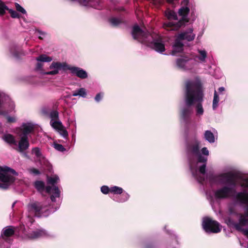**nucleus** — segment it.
Segmentation results:
<instances>
[{
	"instance_id": "obj_1",
	"label": "nucleus",
	"mask_w": 248,
	"mask_h": 248,
	"mask_svg": "<svg viewBox=\"0 0 248 248\" xmlns=\"http://www.w3.org/2000/svg\"><path fill=\"white\" fill-rule=\"evenodd\" d=\"M204 94L200 81L198 79L187 80L186 82L184 101L186 105L181 112L182 123L186 124L190 122L193 113L192 106L195 108L196 115L201 117L203 114L202 106Z\"/></svg>"
},
{
	"instance_id": "obj_2",
	"label": "nucleus",
	"mask_w": 248,
	"mask_h": 248,
	"mask_svg": "<svg viewBox=\"0 0 248 248\" xmlns=\"http://www.w3.org/2000/svg\"><path fill=\"white\" fill-rule=\"evenodd\" d=\"M199 145V142L195 140L188 143L186 150L192 174L199 183H202L205 179L207 158L201 155Z\"/></svg>"
},
{
	"instance_id": "obj_3",
	"label": "nucleus",
	"mask_w": 248,
	"mask_h": 248,
	"mask_svg": "<svg viewBox=\"0 0 248 248\" xmlns=\"http://www.w3.org/2000/svg\"><path fill=\"white\" fill-rule=\"evenodd\" d=\"M133 38L139 42L148 46L157 52L162 53L165 50L162 37L155 33L144 32L138 25H135L132 29Z\"/></svg>"
},
{
	"instance_id": "obj_4",
	"label": "nucleus",
	"mask_w": 248,
	"mask_h": 248,
	"mask_svg": "<svg viewBox=\"0 0 248 248\" xmlns=\"http://www.w3.org/2000/svg\"><path fill=\"white\" fill-rule=\"evenodd\" d=\"M189 12V8L186 6H182L178 11L181 19L177 21V15L173 11L167 10L165 12L166 16L170 20L164 23V27L170 31L177 30L181 27L185 22L188 21L187 16Z\"/></svg>"
},
{
	"instance_id": "obj_5",
	"label": "nucleus",
	"mask_w": 248,
	"mask_h": 248,
	"mask_svg": "<svg viewBox=\"0 0 248 248\" xmlns=\"http://www.w3.org/2000/svg\"><path fill=\"white\" fill-rule=\"evenodd\" d=\"M28 212V217L31 223L33 221L32 217H47L49 214L55 211H50L47 206L46 202H39L32 201L27 205Z\"/></svg>"
},
{
	"instance_id": "obj_6",
	"label": "nucleus",
	"mask_w": 248,
	"mask_h": 248,
	"mask_svg": "<svg viewBox=\"0 0 248 248\" xmlns=\"http://www.w3.org/2000/svg\"><path fill=\"white\" fill-rule=\"evenodd\" d=\"M193 29L189 28L187 30L179 34L172 45L171 54L175 55L176 53L180 52L183 50V40L191 41L195 37V34L193 32Z\"/></svg>"
},
{
	"instance_id": "obj_7",
	"label": "nucleus",
	"mask_w": 248,
	"mask_h": 248,
	"mask_svg": "<svg viewBox=\"0 0 248 248\" xmlns=\"http://www.w3.org/2000/svg\"><path fill=\"white\" fill-rule=\"evenodd\" d=\"M17 173L13 169L7 167H0V189H6L15 180Z\"/></svg>"
},
{
	"instance_id": "obj_8",
	"label": "nucleus",
	"mask_w": 248,
	"mask_h": 248,
	"mask_svg": "<svg viewBox=\"0 0 248 248\" xmlns=\"http://www.w3.org/2000/svg\"><path fill=\"white\" fill-rule=\"evenodd\" d=\"M50 117L51 118L50 123L51 126L55 129L64 138H66L68 136V132L62 122L58 120V112L56 110L51 111Z\"/></svg>"
},
{
	"instance_id": "obj_9",
	"label": "nucleus",
	"mask_w": 248,
	"mask_h": 248,
	"mask_svg": "<svg viewBox=\"0 0 248 248\" xmlns=\"http://www.w3.org/2000/svg\"><path fill=\"white\" fill-rule=\"evenodd\" d=\"M202 226L203 230L207 233H218L222 228L221 225L218 222L209 217L203 219Z\"/></svg>"
},
{
	"instance_id": "obj_10",
	"label": "nucleus",
	"mask_w": 248,
	"mask_h": 248,
	"mask_svg": "<svg viewBox=\"0 0 248 248\" xmlns=\"http://www.w3.org/2000/svg\"><path fill=\"white\" fill-rule=\"evenodd\" d=\"M59 181V178L57 175H53L47 178V182L49 184H51L52 186H47L46 188V191L51 194V200L52 202H55L56 198L60 197V191L58 187L54 186V184L57 183Z\"/></svg>"
},
{
	"instance_id": "obj_11",
	"label": "nucleus",
	"mask_w": 248,
	"mask_h": 248,
	"mask_svg": "<svg viewBox=\"0 0 248 248\" xmlns=\"http://www.w3.org/2000/svg\"><path fill=\"white\" fill-rule=\"evenodd\" d=\"M216 179L220 184H227L234 187L236 184L237 175L233 172H228L217 175Z\"/></svg>"
},
{
	"instance_id": "obj_12",
	"label": "nucleus",
	"mask_w": 248,
	"mask_h": 248,
	"mask_svg": "<svg viewBox=\"0 0 248 248\" xmlns=\"http://www.w3.org/2000/svg\"><path fill=\"white\" fill-rule=\"evenodd\" d=\"M195 62L191 59H188L186 57H184L177 59L176 61L177 66L182 70H189L194 66Z\"/></svg>"
},
{
	"instance_id": "obj_13",
	"label": "nucleus",
	"mask_w": 248,
	"mask_h": 248,
	"mask_svg": "<svg viewBox=\"0 0 248 248\" xmlns=\"http://www.w3.org/2000/svg\"><path fill=\"white\" fill-rule=\"evenodd\" d=\"M233 192L232 188L224 186L214 191V197L216 200L225 199L231 196Z\"/></svg>"
},
{
	"instance_id": "obj_14",
	"label": "nucleus",
	"mask_w": 248,
	"mask_h": 248,
	"mask_svg": "<svg viewBox=\"0 0 248 248\" xmlns=\"http://www.w3.org/2000/svg\"><path fill=\"white\" fill-rule=\"evenodd\" d=\"M8 106L9 110L12 111L15 108V104L11 98L4 93L0 91V109ZM4 113L0 111V114H3Z\"/></svg>"
},
{
	"instance_id": "obj_15",
	"label": "nucleus",
	"mask_w": 248,
	"mask_h": 248,
	"mask_svg": "<svg viewBox=\"0 0 248 248\" xmlns=\"http://www.w3.org/2000/svg\"><path fill=\"white\" fill-rule=\"evenodd\" d=\"M68 66L69 65H67L65 62H53L49 66V69L51 71L45 72L44 74L45 75H55L58 74L59 71L61 69L63 70H67Z\"/></svg>"
},
{
	"instance_id": "obj_16",
	"label": "nucleus",
	"mask_w": 248,
	"mask_h": 248,
	"mask_svg": "<svg viewBox=\"0 0 248 248\" xmlns=\"http://www.w3.org/2000/svg\"><path fill=\"white\" fill-rule=\"evenodd\" d=\"M35 125L31 123H24L19 128L18 134L19 136L27 137L28 135L33 133Z\"/></svg>"
},
{
	"instance_id": "obj_17",
	"label": "nucleus",
	"mask_w": 248,
	"mask_h": 248,
	"mask_svg": "<svg viewBox=\"0 0 248 248\" xmlns=\"http://www.w3.org/2000/svg\"><path fill=\"white\" fill-rule=\"evenodd\" d=\"M52 58L45 54H42L36 58L37 63L35 66L36 71H42L44 66V62H50L52 61Z\"/></svg>"
},
{
	"instance_id": "obj_18",
	"label": "nucleus",
	"mask_w": 248,
	"mask_h": 248,
	"mask_svg": "<svg viewBox=\"0 0 248 248\" xmlns=\"http://www.w3.org/2000/svg\"><path fill=\"white\" fill-rule=\"evenodd\" d=\"M67 70H69L72 74L81 79H85L88 77L86 71L79 67L69 65L67 67Z\"/></svg>"
},
{
	"instance_id": "obj_19",
	"label": "nucleus",
	"mask_w": 248,
	"mask_h": 248,
	"mask_svg": "<svg viewBox=\"0 0 248 248\" xmlns=\"http://www.w3.org/2000/svg\"><path fill=\"white\" fill-rule=\"evenodd\" d=\"M6 11H8L11 16L12 18H19L20 17V15L16 11L9 9L8 7L5 5V3L0 0V15H3Z\"/></svg>"
},
{
	"instance_id": "obj_20",
	"label": "nucleus",
	"mask_w": 248,
	"mask_h": 248,
	"mask_svg": "<svg viewBox=\"0 0 248 248\" xmlns=\"http://www.w3.org/2000/svg\"><path fill=\"white\" fill-rule=\"evenodd\" d=\"M20 139L18 143L17 150L20 152H22L29 147V141L27 137L20 136Z\"/></svg>"
},
{
	"instance_id": "obj_21",
	"label": "nucleus",
	"mask_w": 248,
	"mask_h": 248,
	"mask_svg": "<svg viewBox=\"0 0 248 248\" xmlns=\"http://www.w3.org/2000/svg\"><path fill=\"white\" fill-rule=\"evenodd\" d=\"M47 235L46 232L44 230H37L29 234L28 237L31 239L38 238Z\"/></svg>"
},
{
	"instance_id": "obj_22",
	"label": "nucleus",
	"mask_w": 248,
	"mask_h": 248,
	"mask_svg": "<svg viewBox=\"0 0 248 248\" xmlns=\"http://www.w3.org/2000/svg\"><path fill=\"white\" fill-rule=\"evenodd\" d=\"M2 139L11 145H15L16 146H17V142L15 137L11 134H5L3 136Z\"/></svg>"
},
{
	"instance_id": "obj_23",
	"label": "nucleus",
	"mask_w": 248,
	"mask_h": 248,
	"mask_svg": "<svg viewBox=\"0 0 248 248\" xmlns=\"http://www.w3.org/2000/svg\"><path fill=\"white\" fill-rule=\"evenodd\" d=\"M198 55L196 58L201 62H205L207 58V53L204 49H198Z\"/></svg>"
},
{
	"instance_id": "obj_24",
	"label": "nucleus",
	"mask_w": 248,
	"mask_h": 248,
	"mask_svg": "<svg viewBox=\"0 0 248 248\" xmlns=\"http://www.w3.org/2000/svg\"><path fill=\"white\" fill-rule=\"evenodd\" d=\"M15 228L12 226H7L3 229L1 234L2 237L3 236L6 237L11 236L14 234L15 232Z\"/></svg>"
},
{
	"instance_id": "obj_25",
	"label": "nucleus",
	"mask_w": 248,
	"mask_h": 248,
	"mask_svg": "<svg viewBox=\"0 0 248 248\" xmlns=\"http://www.w3.org/2000/svg\"><path fill=\"white\" fill-rule=\"evenodd\" d=\"M31 154L34 155L36 159L41 160L44 158L43 155L41 153V150L38 147H34L31 150Z\"/></svg>"
},
{
	"instance_id": "obj_26",
	"label": "nucleus",
	"mask_w": 248,
	"mask_h": 248,
	"mask_svg": "<svg viewBox=\"0 0 248 248\" xmlns=\"http://www.w3.org/2000/svg\"><path fill=\"white\" fill-rule=\"evenodd\" d=\"M204 138L210 143H214L215 141V136L213 133L210 130L205 131Z\"/></svg>"
},
{
	"instance_id": "obj_27",
	"label": "nucleus",
	"mask_w": 248,
	"mask_h": 248,
	"mask_svg": "<svg viewBox=\"0 0 248 248\" xmlns=\"http://www.w3.org/2000/svg\"><path fill=\"white\" fill-rule=\"evenodd\" d=\"M86 95V90L85 88H81L77 91H73L72 94V96H79L83 98L85 97Z\"/></svg>"
},
{
	"instance_id": "obj_28",
	"label": "nucleus",
	"mask_w": 248,
	"mask_h": 248,
	"mask_svg": "<svg viewBox=\"0 0 248 248\" xmlns=\"http://www.w3.org/2000/svg\"><path fill=\"white\" fill-rule=\"evenodd\" d=\"M219 101V94L215 90L214 94V98L213 100V109L214 110L216 109L217 107H218V104Z\"/></svg>"
},
{
	"instance_id": "obj_29",
	"label": "nucleus",
	"mask_w": 248,
	"mask_h": 248,
	"mask_svg": "<svg viewBox=\"0 0 248 248\" xmlns=\"http://www.w3.org/2000/svg\"><path fill=\"white\" fill-rule=\"evenodd\" d=\"M123 192V189L122 187L117 186L110 187V193L113 194H121Z\"/></svg>"
},
{
	"instance_id": "obj_30",
	"label": "nucleus",
	"mask_w": 248,
	"mask_h": 248,
	"mask_svg": "<svg viewBox=\"0 0 248 248\" xmlns=\"http://www.w3.org/2000/svg\"><path fill=\"white\" fill-rule=\"evenodd\" d=\"M35 188L40 192L43 191L45 189V184L41 181H37L34 183Z\"/></svg>"
},
{
	"instance_id": "obj_31",
	"label": "nucleus",
	"mask_w": 248,
	"mask_h": 248,
	"mask_svg": "<svg viewBox=\"0 0 248 248\" xmlns=\"http://www.w3.org/2000/svg\"><path fill=\"white\" fill-rule=\"evenodd\" d=\"M110 23L114 26L120 24L122 22V20L120 18L112 17L109 20Z\"/></svg>"
},
{
	"instance_id": "obj_32",
	"label": "nucleus",
	"mask_w": 248,
	"mask_h": 248,
	"mask_svg": "<svg viewBox=\"0 0 248 248\" xmlns=\"http://www.w3.org/2000/svg\"><path fill=\"white\" fill-rule=\"evenodd\" d=\"M10 52L12 56L15 58H18L19 57V54L20 53L18 48L16 47H14L13 48H11L10 50Z\"/></svg>"
},
{
	"instance_id": "obj_33",
	"label": "nucleus",
	"mask_w": 248,
	"mask_h": 248,
	"mask_svg": "<svg viewBox=\"0 0 248 248\" xmlns=\"http://www.w3.org/2000/svg\"><path fill=\"white\" fill-rule=\"evenodd\" d=\"M129 198V195L127 193H124L121 196V198L116 200L118 202H123L126 201Z\"/></svg>"
},
{
	"instance_id": "obj_34",
	"label": "nucleus",
	"mask_w": 248,
	"mask_h": 248,
	"mask_svg": "<svg viewBox=\"0 0 248 248\" xmlns=\"http://www.w3.org/2000/svg\"><path fill=\"white\" fill-rule=\"evenodd\" d=\"M15 7L17 12L19 13H21L23 14H26V11L21 6H20L18 3H15Z\"/></svg>"
},
{
	"instance_id": "obj_35",
	"label": "nucleus",
	"mask_w": 248,
	"mask_h": 248,
	"mask_svg": "<svg viewBox=\"0 0 248 248\" xmlns=\"http://www.w3.org/2000/svg\"><path fill=\"white\" fill-rule=\"evenodd\" d=\"M54 147L55 149L60 152H63L65 150V149L63 147V146L60 144L55 143L54 144Z\"/></svg>"
},
{
	"instance_id": "obj_36",
	"label": "nucleus",
	"mask_w": 248,
	"mask_h": 248,
	"mask_svg": "<svg viewBox=\"0 0 248 248\" xmlns=\"http://www.w3.org/2000/svg\"><path fill=\"white\" fill-rule=\"evenodd\" d=\"M101 192L104 194H107L108 192H110V187L109 188L108 186H103L101 187Z\"/></svg>"
},
{
	"instance_id": "obj_37",
	"label": "nucleus",
	"mask_w": 248,
	"mask_h": 248,
	"mask_svg": "<svg viewBox=\"0 0 248 248\" xmlns=\"http://www.w3.org/2000/svg\"><path fill=\"white\" fill-rule=\"evenodd\" d=\"M241 186L242 187L248 188V177L246 178H243L242 179Z\"/></svg>"
},
{
	"instance_id": "obj_38",
	"label": "nucleus",
	"mask_w": 248,
	"mask_h": 248,
	"mask_svg": "<svg viewBox=\"0 0 248 248\" xmlns=\"http://www.w3.org/2000/svg\"><path fill=\"white\" fill-rule=\"evenodd\" d=\"M28 170L30 173L32 174L35 175L39 174V170L34 168L29 169Z\"/></svg>"
},
{
	"instance_id": "obj_39",
	"label": "nucleus",
	"mask_w": 248,
	"mask_h": 248,
	"mask_svg": "<svg viewBox=\"0 0 248 248\" xmlns=\"http://www.w3.org/2000/svg\"><path fill=\"white\" fill-rule=\"evenodd\" d=\"M103 96V93H99L96 94V95L95 97V100L98 102H99L101 99L102 98Z\"/></svg>"
},
{
	"instance_id": "obj_40",
	"label": "nucleus",
	"mask_w": 248,
	"mask_h": 248,
	"mask_svg": "<svg viewBox=\"0 0 248 248\" xmlns=\"http://www.w3.org/2000/svg\"><path fill=\"white\" fill-rule=\"evenodd\" d=\"M7 119L9 123H15L16 121V117L15 116H7Z\"/></svg>"
},
{
	"instance_id": "obj_41",
	"label": "nucleus",
	"mask_w": 248,
	"mask_h": 248,
	"mask_svg": "<svg viewBox=\"0 0 248 248\" xmlns=\"http://www.w3.org/2000/svg\"><path fill=\"white\" fill-rule=\"evenodd\" d=\"M201 152L203 155L208 156L209 155V151L206 147H203L202 149Z\"/></svg>"
},
{
	"instance_id": "obj_42",
	"label": "nucleus",
	"mask_w": 248,
	"mask_h": 248,
	"mask_svg": "<svg viewBox=\"0 0 248 248\" xmlns=\"http://www.w3.org/2000/svg\"><path fill=\"white\" fill-rule=\"evenodd\" d=\"M224 91H225V88L223 87H221L219 88V89H218V93H217L219 95H222L224 93Z\"/></svg>"
},
{
	"instance_id": "obj_43",
	"label": "nucleus",
	"mask_w": 248,
	"mask_h": 248,
	"mask_svg": "<svg viewBox=\"0 0 248 248\" xmlns=\"http://www.w3.org/2000/svg\"><path fill=\"white\" fill-rule=\"evenodd\" d=\"M35 32L36 33H37L38 35H39V38L41 39H42V36L44 35L45 34V33L43 32L42 31H40L39 30H36L35 31Z\"/></svg>"
},
{
	"instance_id": "obj_44",
	"label": "nucleus",
	"mask_w": 248,
	"mask_h": 248,
	"mask_svg": "<svg viewBox=\"0 0 248 248\" xmlns=\"http://www.w3.org/2000/svg\"><path fill=\"white\" fill-rule=\"evenodd\" d=\"M188 2V0H184L182 2V4H184V5H187V4Z\"/></svg>"
},
{
	"instance_id": "obj_45",
	"label": "nucleus",
	"mask_w": 248,
	"mask_h": 248,
	"mask_svg": "<svg viewBox=\"0 0 248 248\" xmlns=\"http://www.w3.org/2000/svg\"><path fill=\"white\" fill-rule=\"evenodd\" d=\"M174 0H167V2L170 3H173Z\"/></svg>"
},
{
	"instance_id": "obj_46",
	"label": "nucleus",
	"mask_w": 248,
	"mask_h": 248,
	"mask_svg": "<svg viewBox=\"0 0 248 248\" xmlns=\"http://www.w3.org/2000/svg\"><path fill=\"white\" fill-rule=\"evenodd\" d=\"M2 132H3V131L1 129V124H0V134H1Z\"/></svg>"
},
{
	"instance_id": "obj_47",
	"label": "nucleus",
	"mask_w": 248,
	"mask_h": 248,
	"mask_svg": "<svg viewBox=\"0 0 248 248\" xmlns=\"http://www.w3.org/2000/svg\"><path fill=\"white\" fill-rule=\"evenodd\" d=\"M206 195H207V197H208L210 196L208 195V193H206Z\"/></svg>"
},
{
	"instance_id": "obj_48",
	"label": "nucleus",
	"mask_w": 248,
	"mask_h": 248,
	"mask_svg": "<svg viewBox=\"0 0 248 248\" xmlns=\"http://www.w3.org/2000/svg\"><path fill=\"white\" fill-rule=\"evenodd\" d=\"M212 198H213V197H210V199H211V201L212 200Z\"/></svg>"
},
{
	"instance_id": "obj_49",
	"label": "nucleus",
	"mask_w": 248,
	"mask_h": 248,
	"mask_svg": "<svg viewBox=\"0 0 248 248\" xmlns=\"http://www.w3.org/2000/svg\"><path fill=\"white\" fill-rule=\"evenodd\" d=\"M154 2H155L156 0H153Z\"/></svg>"
}]
</instances>
